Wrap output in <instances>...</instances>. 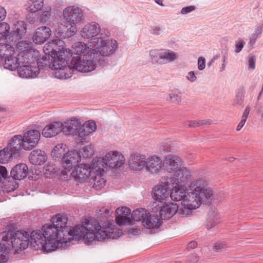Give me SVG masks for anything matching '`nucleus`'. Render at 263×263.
<instances>
[{"mask_svg":"<svg viewBox=\"0 0 263 263\" xmlns=\"http://www.w3.org/2000/svg\"><path fill=\"white\" fill-rule=\"evenodd\" d=\"M246 43L241 39L236 41L235 43V52L239 53L243 49Z\"/></svg>","mask_w":263,"mask_h":263,"instance_id":"6e6d98bb","label":"nucleus"},{"mask_svg":"<svg viewBox=\"0 0 263 263\" xmlns=\"http://www.w3.org/2000/svg\"><path fill=\"white\" fill-rule=\"evenodd\" d=\"M45 173L47 174H53L57 172V167L54 164H48L44 167Z\"/></svg>","mask_w":263,"mask_h":263,"instance_id":"5fc2aeb1","label":"nucleus"},{"mask_svg":"<svg viewBox=\"0 0 263 263\" xmlns=\"http://www.w3.org/2000/svg\"><path fill=\"white\" fill-rule=\"evenodd\" d=\"M100 31V25L95 22H92L84 26L81 31V34L83 38L91 39L90 42H92V39L96 37Z\"/></svg>","mask_w":263,"mask_h":263,"instance_id":"6ab92c4d","label":"nucleus"},{"mask_svg":"<svg viewBox=\"0 0 263 263\" xmlns=\"http://www.w3.org/2000/svg\"><path fill=\"white\" fill-rule=\"evenodd\" d=\"M128 163L132 169L140 171L145 167V158L139 154H133L130 156Z\"/></svg>","mask_w":263,"mask_h":263,"instance_id":"393cba45","label":"nucleus"},{"mask_svg":"<svg viewBox=\"0 0 263 263\" xmlns=\"http://www.w3.org/2000/svg\"><path fill=\"white\" fill-rule=\"evenodd\" d=\"M205 67V59L203 57H200L198 59V68L200 70H202Z\"/></svg>","mask_w":263,"mask_h":263,"instance_id":"bf43d9fd","label":"nucleus"},{"mask_svg":"<svg viewBox=\"0 0 263 263\" xmlns=\"http://www.w3.org/2000/svg\"><path fill=\"white\" fill-rule=\"evenodd\" d=\"M68 126H64L60 122H53L46 125L42 130V135L46 138H51L55 136L58 134L63 132L72 133L78 129L79 123L77 121L70 120L67 123Z\"/></svg>","mask_w":263,"mask_h":263,"instance_id":"423d86ee","label":"nucleus"},{"mask_svg":"<svg viewBox=\"0 0 263 263\" xmlns=\"http://www.w3.org/2000/svg\"><path fill=\"white\" fill-rule=\"evenodd\" d=\"M44 4V0H28L27 10L30 13H35L42 10Z\"/></svg>","mask_w":263,"mask_h":263,"instance_id":"72a5a7b5","label":"nucleus"},{"mask_svg":"<svg viewBox=\"0 0 263 263\" xmlns=\"http://www.w3.org/2000/svg\"><path fill=\"white\" fill-rule=\"evenodd\" d=\"M244 101V95L242 91H239L236 95L235 98L234 100L233 105L234 106L238 107L243 106Z\"/></svg>","mask_w":263,"mask_h":263,"instance_id":"8fccbe9b","label":"nucleus"},{"mask_svg":"<svg viewBox=\"0 0 263 263\" xmlns=\"http://www.w3.org/2000/svg\"><path fill=\"white\" fill-rule=\"evenodd\" d=\"M51 32L50 29L46 26L38 28L33 35V42L39 44L44 43L50 37Z\"/></svg>","mask_w":263,"mask_h":263,"instance_id":"4be33fe9","label":"nucleus"},{"mask_svg":"<svg viewBox=\"0 0 263 263\" xmlns=\"http://www.w3.org/2000/svg\"><path fill=\"white\" fill-rule=\"evenodd\" d=\"M81 159V156L77 150L68 151L63 157L62 163L65 170H69Z\"/></svg>","mask_w":263,"mask_h":263,"instance_id":"a211bd4d","label":"nucleus"},{"mask_svg":"<svg viewBox=\"0 0 263 263\" xmlns=\"http://www.w3.org/2000/svg\"><path fill=\"white\" fill-rule=\"evenodd\" d=\"M66 145L63 143L57 144L52 150L51 156L55 161L63 160V157L66 155Z\"/></svg>","mask_w":263,"mask_h":263,"instance_id":"c756f323","label":"nucleus"},{"mask_svg":"<svg viewBox=\"0 0 263 263\" xmlns=\"http://www.w3.org/2000/svg\"><path fill=\"white\" fill-rule=\"evenodd\" d=\"M182 160L180 157L174 154H168L164 158L163 166L168 173H175L182 165Z\"/></svg>","mask_w":263,"mask_h":263,"instance_id":"ddd939ff","label":"nucleus"},{"mask_svg":"<svg viewBox=\"0 0 263 263\" xmlns=\"http://www.w3.org/2000/svg\"><path fill=\"white\" fill-rule=\"evenodd\" d=\"M91 42H89L88 44L87 45L83 42H77L74 43L72 46V50L71 52H65L66 53H68V54H70L72 57V59L70 61V64H68L67 62V66L69 67L71 70V74L74 70V69L77 70L78 71L82 72L81 70H79L77 68V66H78L80 62L79 61L77 62L74 60V59L80 58L84 55H86L89 54L88 52L90 51V48H89V44Z\"/></svg>","mask_w":263,"mask_h":263,"instance_id":"0eeeda50","label":"nucleus"},{"mask_svg":"<svg viewBox=\"0 0 263 263\" xmlns=\"http://www.w3.org/2000/svg\"><path fill=\"white\" fill-rule=\"evenodd\" d=\"M125 160L124 157L120 152L110 151L103 158L93 161V169L101 170V172H105L107 168L117 169L124 164Z\"/></svg>","mask_w":263,"mask_h":263,"instance_id":"39448f33","label":"nucleus"},{"mask_svg":"<svg viewBox=\"0 0 263 263\" xmlns=\"http://www.w3.org/2000/svg\"><path fill=\"white\" fill-rule=\"evenodd\" d=\"M16 180L13 177L9 176L8 173L7 178L2 180L4 191L9 193L17 189L18 186V183L16 181Z\"/></svg>","mask_w":263,"mask_h":263,"instance_id":"7c9ffc66","label":"nucleus"},{"mask_svg":"<svg viewBox=\"0 0 263 263\" xmlns=\"http://www.w3.org/2000/svg\"><path fill=\"white\" fill-rule=\"evenodd\" d=\"M62 41L53 40L46 44L43 47L45 56L38 59L47 68L54 70L53 76L59 79H66L71 77V70L67 66V50L59 44Z\"/></svg>","mask_w":263,"mask_h":263,"instance_id":"7ed1b4c3","label":"nucleus"},{"mask_svg":"<svg viewBox=\"0 0 263 263\" xmlns=\"http://www.w3.org/2000/svg\"><path fill=\"white\" fill-rule=\"evenodd\" d=\"M10 30V26L8 23L3 22L0 23V40L5 39L7 41L8 33Z\"/></svg>","mask_w":263,"mask_h":263,"instance_id":"a18cd8bd","label":"nucleus"},{"mask_svg":"<svg viewBox=\"0 0 263 263\" xmlns=\"http://www.w3.org/2000/svg\"><path fill=\"white\" fill-rule=\"evenodd\" d=\"M94 153V149L92 146L90 145H88L84 146L79 152L81 157L83 158H87L90 157L93 155Z\"/></svg>","mask_w":263,"mask_h":263,"instance_id":"a19ab883","label":"nucleus"},{"mask_svg":"<svg viewBox=\"0 0 263 263\" xmlns=\"http://www.w3.org/2000/svg\"><path fill=\"white\" fill-rule=\"evenodd\" d=\"M78 135L79 137L81 138L82 139H85V137L88 136V135L85 132H84V130H82V127H80L78 130L77 131Z\"/></svg>","mask_w":263,"mask_h":263,"instance_id":"774afa93","label":"nucleus"},{"mask_svg":"<svg viewBox=\"0 0 263 263\" xmlns=\"http://www.w3.org/2000/svg\"><path fill=\"white\" fill-rule=\"evenodd\" d=\"M151 61L153 64L163 65L161 49H153L149 51Z\"/></svg>","mask_w":263,"mask_h":263,"instance_id":"4c0bfd02","label":"nucleus"},{"mask_svg":"<svg viewBox=\"0 0 263 263\" xmlns=\"http://www.w3.org/2000/svg\"><path fill=\"white\" fill-rule=\"evenodd\" d=\"M186 79L191 82H194L196 81L197 78L194 71H191L188 72Z\"/></svg>","mask_w":263,"mask_h":263,"instance_id":"0e129e2a","label":"nucleus"},{"mask_svg":"<svg viewBox=\"0 0 263 263\" xmlns=\"http://www.w3.org/2000/svg\"><path fill=\"white\" fill-rule=\"evenodd\" d=\"M210 120L188 121L185 123V125L189 127H196L202 125L210 124Z\"/></svg>","mask_w":263,"mask_h":263,"instance_id":"c03bdc74","label":"nucleus"},{"mask_svg":"<svg viewBox=\"0 0 263 263\" xmlns=\"http://www.w3.org/2000/svg\"><path fill=\"white\" fill-rule=\"evenodd\" d=\"M82 130L88 135L95 131L96 129V123L93 121H88L85 122L82 126Z\"/></svg>","mask_w":263,"mask_h":263,"instance_id":"de8ad7c7","label":"nucleus"},{"mask_svg":"<svg viewBox=\"0 0 263 263\" xmlns=\"http://www.w3.org/2000/svg\"><path fill=\"white\" fill-rule=\"evenodd\" d=\"M28 173V167L24 163L16 164L14 166L11 172L10 176L14 179L18 180H23Z\"/></svg>","mask_w":263,"mask_h":263,"instance_id":"b1692460","label":"nucleus"},{"mask_svg":"<svg viewBox=\"0 0 263 263\" xmlns=\"http://www.w3.org/2000/svg\"><path fill=\"white\" fill-rule=\"evenodd\" d=\"M151 33L154 35H160L163 31V29L159 26H155L151 28Z\"/></svg>","mask_w":263,"mask_h":263,"instance_id":"052dcab7","label":"nucleus"},{"mask_svg":"<svg viewBox=\"0 0 263 263\" xmlns=\"http://www.w3.org/2000/svg\"><path fill=\"white\" fill-rule=\"evenodd\" d=\"M26 33V24L23 21H18L13 25L12 31L8 34L7 41L16 42L21 40Z\"/></svg>","mask_w":263,"mask_h":263,"instance_id":"2eb2a0df","label":"nucleus"},{"mask_svg":"<svg viewBox=\"0 0 263 263\" xmlns=\"http://www.w3.org/2000/svg\"><path fill=\"white\" fill-rule=\"evenodd\" d=\"M101 212L104 213L103 216H102V214H101L100 216L99 217V220L105 222L106 221H108V216H110V210L107 209L103 208L100 210Z\"/></svg>","mask_w":263,"mask_h":263,"instance_id":"4d7b16f0","label":"nucleus"},{"mask_svg":"<svg viewBox=\"0 0 263 263\" xmlns=\"http://www.w3.org/2000/svg\"><path fill=\"white\" fill-rule=\"evenodd\" d=\"M51 8L45 7L43 9L42 14L40 15V21L43 23L48 24L51 22Z\"/></svg>","mask_w":263,"mask_h":263,"instance_id":"ea45409f","label":"nucleus"},{"mask_svg":"<svg viewBox=\"0 0 263 263\" xmlns=\"http://www.w3.org/2000/svg\"><path fill=\"white\" fill-rule=\"evenodd\" d=\"M5 59L4 63V67L5 69L13 71L17 69L21 64V61L19 58L14 56L13 55L6 57Z\"/></svg>","mask_w":263,"mask_h":263,"instance_id":"2f4dec72","label":"nucleus"},{"mask_svg":"<svg viewBox=\"0 0 263 263\" xmlns=\"http://www.w3.org/2000/svg\"><path fill=\"white\" fill-rule=\"evenodd\" d=\"M67 220L65 215L58 214L52 218L51 224H45L42 230L33 231L30 235L24 231L3 232L0 240V263L8 261V253L13 248L15 251L25 250L29 244L35 250L51 252L74 238H83L88 245L93 242V220H89L85 227L76 228L67 227Z\"/></svg>","mask_w":263,"mask_h":263,"instance_id":"f257e3e1","label":"nucleus"},{"mask_svg":"<svg viewBox=\"0 0 263 263\" xmlns=\"http://www.w3.org/2000/svg\"><path fill=\"white\" fill-rule=\"evenodd\" d=\"M173 145L172 142L169 141L168 142H166L163 143L160 147V152L162 153V152L164 153L171 152L173 149Z\"/></svg>","mask_w":263,"mask_h":263,"instance_id":"864d4df0","label":"nucleus"},{"mask_svg":"<svg viewBox=\"0 0 263 263\" xmlns=\"http://www.w3.org/2000/svg\"><path fill=\"white\" fill-rule=\"evenodd\" d=\"M31 63H23L22 59L21 61V64L17 67V73L18 76L22 78H34L37 76L41 70L45 69L46 68L42 64L43 63L36 60V65Z\"/></svg>","mask_w":263,"mask_h":263,"instance_id":"6e6552de","label":"nucleus"},{"mask_svg":"<svg viewBox=\"0 0 263 263\" xmlns=\"http://www.w3.org/2000/svg\"><path fill=\"white\" fill-rule=\"evenodd\" d=\"M82 130L88 135L95 131L96 129V123L93 121H88L85 122L82 126Z\"/></svg>","mask_w":263,"mask_h":263,"instance_id":"49530a36","label":"nucleus"},{"mask_svg":"<svg viewBox=\"0 0 263 263\" xmlns=\"http://www.w3.org/2000/svg\"><path fill=\"white\" fill-rule=\"evenodd\" d=\"M29 159L31 164L40 165L47 161V156L43 151L34 149L31 152Z\"/></svg>","mask_w":263,"mask_h":263,"instance_id":"5701e85b","label":"nucleus"},{"mask_svg":"<svg viewBox=\"0 0 263 263\" xmlns=\"http://www.w3.org/2000/svg\"><path fill=\"white\" fill-rule=\"evenodd\" d=\"M162 60L163 64L172 62L177 59V53L166 49H161Z\"/></svg>","mask_w":263,"mask_h":263,"instance_id":"f704fd0d","label":"nucleus"},{"mask_svg":"<svg viewBox=\"0 0 263 263\" xmlns=\"http://www.w3.org/2000/svg\"><path fill=\"white\" fill-rule=\"evenodd\" d=\"M163 166V162L160 157L155 155L149 157L145 160V168L152 174L159 173Z\"/></svg>","mask_w":263,"mask_h":263,"instance_id":"aec40b11","label":"nucleus"},{"mask_svg":"<svg viewBox=\"0 0 263 263\" xmlns=\"http://www.w3.org/2000/svg\"><path fill=\"white\" fill-rule=\"evenodd\" d=\"M175 173L174 176L178 184L187 182L191 179V171L185 167L181 166Z\"/></svg>","mask_w":263,"mask_h":263,"instance_id":"c85d7f7f","label":"nucleus"},{"mask_svg":"<svg viewBox=\"0 0 263 263\" xmlns=\"http://www.w3.org/2000/svg\"><path fill=\"white\" fill-rule=\"evenodd\" d=\"M161 219L157 213L152 216L149 213L145 220L143 221V226L146 229H154L158 228L161 225Z\"/></svg>","mask_w":263,"mask_h":263,"instance_id":"bb28decb","label":"nucleus"},{"mask_svg":"<svg viewBox=\"0 0 263 263\" xmlns=\"http://www.w3.org/2000/svg\"><path fill=\"white\" fill-rule=\"evenodd\" d=\"M118 43L116 41L109 39H103L102 37H95L89 44V54L84 55L80 58L74 59L81 64L77 68L82 72H88L95 70L97 64L101 65L104 64L103 57L112 54L118 48Z\"/></svg>","mask_w":263,"mask_h":263,"instance_id":"20e7f679","label":"nucleus"},{"mask_svg":"<svg viewBox=\"0 0 263 263\" xmlns=\"http://www.w3.org/2000/svg\"><path fill=\"white\" fill-rule=\"evenodd\" d=\"M63 17L68 22H72L74 25L83 19V13L80 8L75 6L66 7L63 12Z\"/></svg>","mask_w":263,"mask_h":263,"instance_id":"dca6fc26","label":"nucleus"},{"mask_svg":"<svg viewBox=\"0 0 263 263\" xmlns=\"http://www.w3.org/2000/svg\"><path fill=\"white\" fill-rule=\"evenodd\" d=\"M219 222V218L218 215L214 213L209 214L207 220V229H211Z\"/></svg>","mask_w":263,"mask_h":263,"instance_id":"79ce46f5","label":"nucleus"},{"mask_svg":"<svg viewBox=\"0 0 263 263\" xmlns=\"http://www.w3.org/2000/svg\"><path fill=\"white\" fill-rule=\"evenodd\" d=\"M156 208L157 210L152 209V212L154 213H159L158 215L161 219L167 220L172 217L177 212L178 206L176 203H166V201H163L162 205Z\"/></svg>","mask_w":263,"mask_h":263,"instance_id":"9b49d317","label":"nucleus"},{"mask_svg":"<svg viewBox=\"0 0 263 263\" xmlns=\"http://www.w3.org/2000/svg\"><path fill=\"white\" fill-rule=\"evenodd\" d=\"M24 149L30 150L34 147L39 142L41 137L40 132L38 130L32 129L25 132L23 136Z\"/></svg>","mask_w":263,"mask_h":263,"instance_id":"f8f14e48","label":"nucleus"},{"mask_svg":"<svg viewBox=\"0 0 263 263\" xmlns=\"http://www.w3.org/2000/svg\"><path fill=\"white\" fill-rule=\"evenodd\" d=\"M187 260L191 263H196L198 261L199 256L196 254H192L187 256Z\"/></svg>","mask_w":263,"mask_h":263,"instance_id":"e2e57ef3","label":"nucleus"},{"mask_svg":"<svg viewBox=\"0 0 263 263\" xmlns=\"http://www.w3.org/2000/svg\"><path fill=\"white\" fill-rule=\"evenodd\" d=\"M162 184L163 187H165L170 192L175 187L178 185V182L175 176H165L162 177L161 180V184Z\"/></svg>","mask_w":263,"mask_h":263,"instance_id":"c9c22d12","label":"nucleus"},{"mask_svg":"<svg viewBox=\"0 0 263 263\" xmlns=\"http://www.w3.org/2000/svg\"><path fill=\"white\" fill-rule=\"evenodd\" d=\"M4 41L0 43V57L5 58L6 57L12 55L15 53V49L12 43L7 44Z\"/></svg>","mask_w":263,"mask_h":263,"instance_id":"473e14b6","label":"nucleus"},{"mask_svg":"<svg viewBox=\"0 0 263 263\" xmlns=\"http://www.w3.org/2000/svg\"><path fill=\"white\" fill-rule=\"evenodd\" d=\"M195 10V7L194 6H190L182 8L180 13L182 14H186Z\"/></svg>","mask_w":263,"mask_h":263,"instance_id":"680f3d73","label":"nucleus"},{"mask_svg":"<svg viewBox=\"0 0 263 263\" xmlns=\"http://www.w3.org/2000/svg\"><path fill=\"white\" fill-rule=\"evenodd\" d=\"M6 9L4 7L0 6V22L3 21L6 18Z\"/></svg>","mask_w":263,"mask_h":263,"instance_id":"338daca9","label":"nucleus"},{"mask_svg":"<svg viewBox=\"0 0 263 263\" xmlns=\"http://www.w3.org/2000/svg\"><path fill=\"white\" fill-rule=\"evenodd\" d=\"M166 99L167 101L176 104L177 105L180 104L182 101L181 96L177 94L174 91H172L171 93L168 94Z\"/></svg>","mask_w":263,"mask_h":263,"instance_id":"37998d69","label":"nucleus"},{"mask_svg":"<svg viewBox=\"0 0 263 263\" xmlns=\"http://www.w3.org/2000/svg\"><path fill=\"white\" fill-rule=\"evenodd\" d=\"M77 32V27L72 22H68L63 17L58 27L55 29L57 36L61 39L69 38Z\"/></svg>","mask_w":263,"mask_h":263,"instance_id":"1a4fd4ad","label":"nucleus"},{"mask_svg":"<svg viewBox=\"0 0 263 263\" xmlns=\"http://www.w3.org/2000/svg\"><path fill=\"white\" fill-rule=\"evenodd\" d=\"M23 143V138L22 135H15L10 140L7 148H9V149L13 152V155H15L16 152L24 149Z\"/></svg>","mask_w":263,"mask_h":263,"instance_id":"a878e982","label":"nucleus"},{"mask_svg":"<svg viewBox=\"0 0 263 263\" xmlns=\"http://www.w3.org/2000/svg\"><path fill=\"white\" fill-rule=\"evenodd\" d=\"M149 212L145 209L141 208L135 210L132 214V219L135 221H142L145 220V218L147 217V214Z\"/></svg>","mask_w":263,"mask_h":263,"instance_id":"e433bc0d","label":"nucleus"},{"mask_svg":"<svg viewBox=\"0 0 263 263\" xmlns=\"http://www.w3.org/2000/svg\"><path fill=\"white\" fill-rule=\"evenodd\" d=\"M170 192L162 184L157 185L155 186L153 191V198L154 201L150 204L151 209L156 210L162 205L163 202L168 198Z\"/></svg>","mask_w":263,"mask_h":263,"instance_id":"9d476101","label":"nucleus"},{"mask_svg":"<svg viewBox=\"0 0 263 263\" xmlns=\"http://www.w3.org/2000/svg\"><path fill=\"white\" fill-rule=\"evenodd\" d=\"M131 210L127 207H122L118 208L116 210L117 216L116 217V223L120 226L123 225H132L134 224L132 220L128 215L130 214Z\"/></svg>","mask_w":263,"mask_h":263,"instance_id":"412c9836","label":"nucleus"},{"mask_svg":"<svg viewBox=\"0 0 263 263\" xmlns=\"http://www.w3.org/2000/svg\"><path fill=\"white\" fill-rule=\"evenodd\" d=\"M8 176V171L6 167L0 165V183Z\"/></svg>","mask_w":263,"mask_h":263,"instance_id":"13d9d810","label":"nucleus"},{"mask_svg":"<svg viewBox=\"0 0 263 263\" xmlns=\"http://www.w3.org/2000/svg\"><path fill=\"white\" fill-rule=\"evenodd\" d=\"M101 170L93 169V163H92V171H95L93 174L91 176L93 180V187L96 190H99L104 186L106 184V181L103 178L102 175L105 172H101Z\"/></svg>","mask_w":263,"mask_h":263,"instance_id":"cd10ccee","label":"nucleus"},{"mask_svg":"<svg viewBox=\"0 0 263 263\" xmlns=\"http://www.w3.org/2000/svg\"><path fill=\"white\" fill-rule=\"evenodd\" d=\"M207 185L205 179L196 180L191 183L189 190L186 192L185 190L178 184L172 190L169 195L174 201H181L184 208L196 209L201 203L208 204L212 200L213 191Z\"/></svg>","mask_w":263,"mask_h":263,"instance_id":"f03ea898","label":"nucleus"},{"mask_svg":"<svg viewBox=\"0 0 263 263\" xmlns=\"http://www.w3.org/2000/svg\"><path fill=\"white\" fill-rule=\"evenodd\" d=\"M102 36V39H104L105 37H108L110 35V32L107 29H101V31L99 33Z\"/></svg>","mask_w":263,"mask_h":263,"instance_id":"69168bd1","label":"nucleus"},{"mask_svg":"<svg viewBox=\"0 0 263 263\" xmlns=\"http://www.w3.org/2000/svg\"><path fill=\"white\" fill-rule=\"evenodd\" d=\"M92 164L91 166L86 164H80L74 168L71 174L76 180H85L93 174Z\"/></svg>","mask_w":263,"mask_h":263,"instance_id":"f3484780","label":"nucleus"},{"mask_svg":"<svg viewBox=\"0 0 263 263\" xmlns=\"http://www.w3.org/2000/svg\"><path fill=\"white\" fill-rule=\"evenodd\" d=\"M13 155H14L13 152L9 149V148L6 147L0 151V163H7Z\"/></svg>","mask_w":263,"mask_h":263,"instance_id":"58836bf2","label":"nucleus"},{"mask_svg":"<svg viewBox=\"0 0 263 263\" xmlns=\"http://www.w3.org/2000/svg\"><path fill=\"white\" fill-rule=\"evenodd\" d=\"M227 248V243L224 241H218L214 243L213 250L217 252H222Z\"/></svg>","mask_w":263,"mask_h":263,"instance_id":"3c124183","label":"nucleus"},{"mask_svg":"<svg viewBox=\"0 0 263 263\" xmlns=\"http://www.w3.org/2000/svg\"><path fill=\"white\" fill-rule=\"evenodd\" d=\"M15 45L17 50L20 52L19 56H21L23 62L29 63L34 61L32 53L28 51L29 44L25 41L18 40L16 42H12Z\"/></svg>","mask_w":263,"mask_h":263,"instance_id":"4468645a","label":"nucleus"},{"mask_svg":"<svg viewBox=\"0 0 263 263\" xmlns=\"http://www.w3.org/2000/svg\"><path fill=\"white\" fill-rule=\"evenodd\" d=\"M262 29H263L262 25H258L256 27L253 35L250 39V42L249 44L250 45V46L252 48L253 47V46L255 44L257 39L258 38V35L261 33V32L262 30Z\"/></svg>","mask_w":263,"mask_h":263,"instance_id":"09e8293b","label":"nucleus"},{"mask_svg":"<svg viewBox=\"0 0 263 263\" xmlns=\"http://www.w3.org/2000/svg\"><path fill=\"white\" fill-rule=\"evenodd\" d=\"M247 61L248 67L252 70H254L256 66L255 55L252 53L250 54L247 58Z\"/></svg>","mask_w":263,"mask_h":263,"instance_id":"603ef678","label":"nucleus"}]
</instances>
